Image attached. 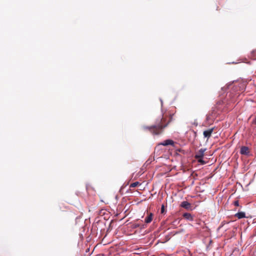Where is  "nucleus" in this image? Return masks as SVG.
Returning <instances> with one entry per match:
<instances>
[{"label": "nucleus", "instance_id": "9", "mask_svg": "<svg viewBox=\"0 0 256 256\" xmlns=\"http://www.w3.org/2000/svg\"><path fill=\"white\" fill-rule=\"evenodd\" d=\"M152 213L150 214L146 218L145 222L146 224L150 223L152 220Z\"/></svg>", "mask_w": 256, "mask_h": 256}, {"label": "nucleus", "instance_id": "7", "mask_svg": "<svg viewBox=\"0 0 256 256\" xmlns=\"http://www.w3.org/2000/svg\"><path fill=\"white\" fill-rule=\"evenodd\" d=\"M160 144L162 146H168V145H174V142L173 140H166L163 142H162L160 143Z\"/></svg>", "mask_w": 256, "mask_h": 256}, {"label": "nucleus", "instance_id": "1", "mask_svg": "<svg viewBox=\"0 0 256 256\" xmlns=\"http://www.w3.org/2000/svg\"><path fill=\"white\" fill-rule=\"evenodd\" d=\"M163 120L164 118H162L160 120H157L156 124L151 126H144L143 128L150 131L154 134H158L162 132V130L166 126V124H162Z\"/></svg>", "mask_w": 256, "mask_h": 256}, {"label": "nucleus", "instance_id": "15", "mask_svg": "<svg viewBox=\"0 0 256 256\" xmlns=\"http://www.w3.org/2000/svg\"><path fill=\"white\" fill-rule=\"evenodd\" d=\"M176 151H177V152H181L182 150H181L180 149H178V148H177Z\"/></svg>", "mask_w": 256, "mask_h": 256}, {"label": "nucleus", "instance_id": "13", "mask_svg": "<svg viewBox=\"0 0 256 256\" xmlns=\"http://www.w3.org/2000/svg\"><path fill=\"white\" fill-rule=\"evenodd\" d=\"M253 123L256 124V117L253 120Z\"/></svg>", "mask_w": 256, "mask_h": 256}, {"label": "nucleus", "instance_id": "3", "mask_svg": "<svg viewBox=\"0 0 256 256\" xmlns=\"http://www.w3.org/2000/svg\"><path fill=\"white\" fill-rule=\"evenodd\" d=\"M180 206L188 210H193L191 204L187 201L182 202L180 204Z\"/></svg>", "mask_w": 256, "mask_h": 256}, {"label": "nucleus", "instance_id": "10", "mask_svg": "<svg viewBox=\"0 0 256 256\" xmlns=\"http://www.w3.org/2000/svg\"><path fill=\"white\" fill-rule=\"evenodd\" d=\"M140 185V182H136L130 184V188H135Z\"/></svg>", "mask_w": 256, "mask_h": 256}, {"label": "nucleus", "instance_id": "8", "mask_svg": "<svg viewBox=\"0 0 256 256\" xmlns=\"http://www.w3.org/2000/svg\"><path fill=\"white\" fill-rule=\"evenodd\" d=\"M234 216L237 218L238 219H241L246 217L245 213L243 212H238L235 214Z\"/></svg>", "mask_w": 256, "mask_h": 256}, {"label": "nucleus", "instance_id": "6", "mask_svg": "<svg viewBox=\"0 0 256 256\" xmlns=\"http://www.w3.org/2000/svg\"><path fill=\"white\" fill-rule=\"evenodd\" d=\"M182 216L186 220L190 221H192L194 220V216L190 213H184L182 214Z\"/></svg>", "mask_w": 256, "mask_h": 256}, {"label": "nucleus", "instance_id": "2", "mask_svg": "<svg viewBox=\"0 0 256 256\" xmlns=\"http://www.w3.org/2000/svg\"><path fill=\"white\" fill-rule=\"evenodd\" d=\"M206 150V148H200L196 153L194 156L195 158L198 160V162L202 164H204L206 163V162L204 160L202 159V158L204 156V152Z\"/></svg>", "mask_w": 256, "mask_h": 256}, {"label": "nucleus", "instance_id": "11", "mask_svg": "<svg viewBox=\"0 0 256 256\" xmlns=\"http://www.w3.org/2000/svg\"><path fill=\"white\" fill-rule=\"evenodd\" d=\"M234 204L236 206H240V208H242V206H240L239 204V201L238 200H234L233 202Z\"/></svg>", "mask_w": 256, "mask_h": 256}, {"label": "nucleus", "instance_id": "14", "mask_svg": "<svg viewBox=\"0 0 256 256\" xmlns=\"http://www.w3.org/2000/svg\"><path fill=\"white\" fill-rule=\"evenodd\" d=\"M190 176H197V174H196L194 176L192 174H190Z\"/></svg>", "mask_w": 256, "mask_h": 256}, {"label": "nucleus", "instance_id": "12", "mask_svg": "<svg viewBox=\"0 0 256 256\" xmlns=\"http://www.w3.org/2000/svg\"><path fill=\"white\" fill-rule=\"evenodd\" d=\"M160 211L162 214H164L165 212L164 206V204H162L161 206Z\"/></svg>", "mask_w": 256, "mask_h": 256}, {"label": "nucleus", "instance_id": "5", "mask_svg": "<svg viewBox=\"0 0 256 256\" xmlns=\"http://www.w3.org/2000/svg\"><path fill=\"white\" fill-rule=\"evenodd\" d=\"M214 128H211L208 130H204L203 132L204 136L205 138H206L208 139L209 138L212 132H214Z\"/></svg>", "mask_w": 256, "mask_h": 256}, {"label": "nucleus", "instance_id": "16", "mask_svg": "<svg viewBox=\"0 0 256 256\" xmlns=\"http://www.w3.org/2000/svg\"><path fill=\"white\" fill-rule=\"evenodd\" d=\"M138 225H136V226H135V228H136V227H138Z\"/></svg>", "mask_w": 256, "mask_h": 256}, {"label": "nucleus", "instance_id": "4", "mask_svg": "<svg viewBox=\"0 0 256 256\" xmlns=\"http://www.w3.org/2000/svg\"><path fill=\"white\" fill-rule=\"evenodd\" d=\"M250 152L248 146H242L240 148V153L242 155L248 156Z\"/></svg>", "mask_w": 256, "mask_h": 256}]
</instances>
